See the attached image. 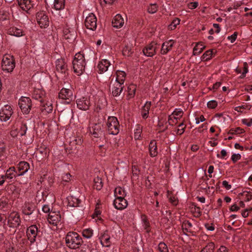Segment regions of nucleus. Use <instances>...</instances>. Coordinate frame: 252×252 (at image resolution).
<instances>
[{
	"label": "nucleus",
	"mask_w": 252,
	"mask_h": 252,
	"mask_svg": "<svg viewBox=\"0 0 252 252\" xmlns=\"http://www.w3.org/2000/svg\"><path fill=\"white\" fill-rule=\"evenodd\" d=\"M110 64V63L106 59L102 60L100 61L97 65L100 73L106 71Z\"/></svg>",
	"instance_id": "obj_24"
},
{
	"label": "nucleus",
	"mask_w": 252,
	"mask_h": 252,
	"mask_svg": "<svg viewBox=\"0 0 252 252\" xmlns=\"http://www.w3.org/2000/svg\"><path fill=\"white\" fill-rule=\"evenodd\" d=\"M36 18L37 23L41 28H45L49 26V20L45 12L42 11L37 12Z\"/></svg>",
	"instance_id": "obj_5"
},
{
	"label": "nucleus",
	"mask_w": 252,
	"mask_h": 252,
	"mask_svg": "<svg viewBox=\"0 0 252 252\" xmlns=\"http://www.w3.org/2000/svg\"><path fill=\"white\" fill-rule=\"evenodd\" d=\"M132 53L131 47L130 46H126L123 50V54L125 56L129 57Z\"/></svg>",
	"instance_id": "obj_46"
},
{
	"label": "nucleus",
	"mask_w": 252,
	"mask_h": 252,
	"mask_svg": "<svg viewBox=\"0 0 252 252\" xmlns=\"http://www.w3.org/2000/svg\"><path fill=\"white\" fill-rule=\"evenodd\" d=\"M8 32L9 34L17 37H20L23 35V32L21 29L16 27H11L8 29Z\"/></svg>",
	"instance_id": "obj_28"
},
{
	"label": "nucleus",
	"mask_w": 252,
	"mask_h": 252,
	"mask_svg": "<svg viewBox=\"0 0 252 252\" xmlns=\"http://www.w3.org/2000/svg\"><path fill=\"white\" fill-rule=\"evenodd\" d=\"M169 200L170 202L173 205H177L178 202V201L177 200V198L173 196H170L169 197Z\"/></svg>",
	"instance_id": "obj_59"
},
{
	"label": "nucleus",
	"mask_w": 252,
	"mask_h": 252,
	"mask_svg": "<svg viewBox=\"0 0 252 252\" xmlns=\"http://www.w3.org/2000/svg\"><path fill=\"white\" fill-rule=\"evenodd\" d=\"M43 95V93L39 90H35L33 94V97L35 99H39L42 98V96Z\"/></svg>",
	"instance_id": "obj_51"
},
{
	"label": "nucleus",
	"mask_w": 252,
	"mask_h": 252,
	"mask_svg": "<svg viewBox=\"0 0 252 252\" xmlns=\"http://www.w3.org/2000/svg\"><path fill=\"white\" fill-rule=\"evenodd\" d=\"M38 151L42 155L43 158H47L49 153V150L46 148L39 149Z\"/></svg>",
	"instance_id": "obj_52"
},
{
	"label": "nucleus",
	"mask_w": 252,
	"mask_h": 252,
	"mask_svg": "<svg viewBox=\"0 0 252 252\" xmlns=\"http://www.w3.org/2000/svg\"><path fill=\"white\" fill-rule=\"evenodd\" d=\"M76 103L78 108L83 110H88L90 105V100L84 97L78 99Z\"/></svg>",
	"instance_id": "obj_15"
},
{
	"label": "nucleus",
	"mask_w": 252,
	"mask_h": 252,
	"mask_svg": "<svg viewBox=\"0 0 252 252\" xmlns=\"http://www.w3.org/2000/svg\"><path fill=\"white\" fill-rule=\"evenodd\" d=\"M93 230L91 228L85 229L82 231V235L83 236H92L93 234Z\"/></svg>",
	"instance_id": "obj_54"
},
{
	"label": "nucleus",
	"mask_w": 252,
	"mask_h": 252,
	"mask_svg": "<svg viewBox=\"0 0 252 252\" xmlns=\"http://www.w3.org/2000/svg\"><path fill=\"white\" fill-rule=\"evenodd\" d=\"M55 64L56 70L59 72L64 73L67 70V65L65 60L63 59H58L56 61Z\"/></svg>",
	"instance_id": "obj_17"
},
{
	"label": "nucleus",
	"mask_w": 252,
	"mask_h": 252,
	"mask_svg": "<svg viewBox=\"0 0 252 252\" xmlns=\"http://www.w3.org/2000/svg\"><path fill=\"white\" fill-rule=\"evenodd\" d=\"M192 226L191 223L189 221H185L182 224V229L184 234L186 235L189 236V234H188L187 232H190V228Z\"/></svg>",
	"instance_id": "obj_33"
},
{
	"label": "nucleus",
	"mask_w": 252,
	"mask_h": 252,
	"mask_svg": "<svg viewBox=\"0 0 252 252\" xmlns=\"http://www.w3.org/2000/svg\"><path fill=\"white\" fill-rule=\"evenodd\" d=\"M65 6V0H54L53 8L56 10H62Z\"/></svg>",
	"instance_id": "obj_30"
},
{
	"label": "nucleus",
	"mask_w": 252,
	"mask_h": 252,
	"mask_svg": "<svg viewBox=\"0 0 252 252\" xmlns=\"http://www.w3.org/2000/svg\"><path fill=\"white\" fill-rule=\"evenodd\" d=\"M70 177L71 175L69 173H65L62 176V179L64 182H68L70 180Z\"/></svg>",
	"instance_id": "obj_60"
},
{
	"label": "nucleus",
	"mask_w": 252,
	"mask_h": 252,
	"mask_svg": "<svg viewBox=\"0 0 252 252\" xmlns=\"http://www.w3.org/2000/svg\"><path fill=\"white\" fill-rule=\"evenodd\" d=\"M19 105L22 112L27 114L31 109V100L28 97H22L19 100Z\"/></svg>",
	"instance_id": "obj_4"
},
{
	"label": "nucleus",
	"mask_w": 252,
	"mask_h": 252,
	"mask_svg": "<svg viewBox=\"0 0 252 252\" xmlns=\"http://www.w3.org/2000/svg\"><path fill=\"white\" fill-rule=\"evenodd\" d=\"M15 66V63L12 56L6 54L2 58L1 62V68L2 70L7 72H12Z\"/></svg>",
	"instance_id": "obj_2"
},
{
	"label": "nucleus",
	"mask_w": 252,
	"mask_h": 252,
	"mask_svg": "<svg viewBox=\"0 0 252 252\" xmlns=\"http://www.w3.org/2000/svg\"><path fill=\"white\" fill-rule=\"evenodd\" d=\"M149 150L151 157H155L158 155V148L156 141L153 140L151 141L149 146Z\"/></svg>",
	"instance_id": "obj_26"
},
{
	"label": "nucleus",
	"mask_w": 252,
	"mask_h": 252,
	"mask_svg": "<svg viewBox=\"0 0 252 252\" xmlns=\"http://www.w3.org/2000/svg\"><path fill=\"white\" fill-rule=\"evenodd\" d=\"M52 110L53 106L52 104L50 102H48L44 104L41 108V111L42 112L45 111L48 113L52 112Z\"/></svg>",
	"instance_id": "obj_43"
},
{
	"label": "nucleus",
	"mask_w": 252,
	"mask_h": 252,
	"mask_svg": "<svg viewBox=\"0 0 252 252\" xmlns=\"http://www.w3.org/2000/svg\"><path fill=\"white\" fill-rule=\"evenodd\" d=\"M59 98L65 100V102L69 103L73 99V94L71 90L63 88L59 93Z\"/></svg>",
	"instance_id": "obj_8"
},
{
	"label": "nucleus",
	"mask_w": 252,
	"mask_h": 252,
	"mask_svg": "<svg viewBox=\"0 0 252 252\" xmlns=\"http://www.w3.org/2000/svg\"><path fill=\"white\" fill-rule=\"evenodd\" d=\"M186 127V126H184L183 123H181L178 126V128L176 130V133L180 135H182L184 132Z\"/></svg>",
	"instance_id": "obj_50"
},
{
	"label": "nucleus",
	"mask_w": 252,
	"mask_h": 252,
	"mask_svg": "<svg viewBox=\"0 0 252 252\" xmlns=\"http://www.w3.org/2000/svg\"><path fill=\"white\" fill-rule=\"evenodd\" d=\"M35 209V206L32 203H26L22 207V212L26 216H30L32 214Z\"/></svg>",
	"instance_id": "obj_20"
},
{
	"label": "nucleus",
	"mask_w": 252,
	"mask_h": 252,
	"mask_svg": "<svg viewBox=\"0 0 252 252\" xmlns=\"http://www.w3.org/2000/svg\"><path fill=\"white\" fill-rule=\"evenodd\" d=\"M218 252H229L225 247L222 246L218 250Z\"/></svg>",
	"instance_id": "obj_64"
},
{
	"label": "nucleus",
	"mask_w": 252,
	"mask_h": 252,
	"mask_svg": "<svg viewBox=\"0 0 252 252\" xmlns=\"http://www.w3.org/2000/svg\"><path fill=\"white\" fill-rule=\"evenodd\" d=\"M136 86L134 84H130L127 87L128 97L129 98H133L135 94Z\"/></svg>",
	"instance_id": "obj_34"
},
{
	"label": "nucleus",
	"mask_w": 252,
	"mask_h": 252,
	"mask_svg": "<svg viewBox=\"0 0 252 252\" xmlns=\"http://www.w3.org/2000/svg\"><path fill=\"white\" fill-rule=\"evenodd\" d=\"M183 114V111L182 110L176 109L172 113L173 116L171 115L169 116L168 121L169 124L170 123V121L172 120L173 118L177 120L182 116Z\"/></svg>",
	"instance_id": "obj_32"
},
{
	"label": "nucleus",
	"mask_w": 252,
	"mask_h": 252,
	"mask_svg": "<svg viewBox=\"0 0 252 252\" xmlns=\"http://www.w3.org/2000/svg\"><path fill=\"white\" fill-rule=\"evenodd\" d=\"M222 186L226 189H230L231 188V186L228 184L226 181H223L222 183Z\"/></svg>",
	"instance_id": "obj_61"
},
{
	"label": "nucleus",
	"mask_w": 252,
	"mask_h": 252,
	"mask_svg": "<svg viewBox=\"0 0 252 252\" xmlns=\"http://www.w3.org/2000/svg\"><path fill=\"white\" fill-rule=\"evenodd\" d=\"M40 231L38 230L36 225H32L29 226L26 231L27 236L30 235H33V236H40L42 235V234H40Z\"/></svg>",
	"instance_id": "obj_23"
},
{
	"label": "nucleus",
	"mask_w": 252,
	"mask_h": 252,
	"mask_svg": "<svg viewBox=\"0 0 252 252\" xmlns=\"http://www.w3.org/2000/svg\"><path fill=\"white\" fill-rule=\"evenodd\" d=\"M94 188L97 190H100L103 187L102 180L98 177L94 178Z\"/></svg>",
	"instance_id": "obj_36"
},
{
	"label": "nucleus",
	"mask_w": 252,
	"mask_h": 252,
	"mask_svg": "<svg viewBox=\"0 0 252 252\" xmlns=\"http://www.w3.org/2000/svg\"><path fill=\"white\" fill-rule=\"evenodd\" d=\"M213 56V50H209L206 51L201 57L202 61H207L210 60Z\"/></svg>",
	"instance_id": "obj_38"
},
{
	"label": "nucleus",
	"mask_w": 252,
	"mask_h": 252,
	"mask_svg": "<svg viewBox=\"0 0 252 252\" xmlns=\"http://www.w3.org/2000/svg\"><path fill=\"white\" fill-rule=\"evenodd\" d=\"M214 244L213 243H210L200 252H214Z\"/></svg>",
	"instance_id": "obj_44"
},
{
	"label": "nucleus",
	"mask_w": 252,
	"mask_h": 252,
	"mask_svg": "<svg viewBox=\"0 0 252 252\" xmlns=\"http://www.w3.org/2000/svg\"><path fill=\"white\" fill-rule=\"evenodd\" d=\"M65 242L69 248L75 249L80 247L83 241L81 237H65Z\"/></svg>",
	"instance_id": "obj_7"
},
{
	"label": "nucleus",
	"mask_w": 252,
	"mask_h": 252,
	"mask_svg": "<svg viewBox=\"0 0 252 252\" xmlns=\"http://www.w3.org/2000/svg\"><path fill=\"white\" fill-rule=\"evenodd\" d=\"M142 131V127L140 125H137L136 129L134 130V137L135 139L138 140L140 139Z\"/></svg>",
	"instance_id": "obj_41"
},
{
	"label": "nucleus",
	"mask_w": 252,
	"mask_h": 252,
	"mask_svg": "<svg viewBox=\"0 0 252 252\" xmlns=\"http://www.w3.org/2000/svg\"><path fill=\"white\" fill-rule=\"evenodd\" d=\"M204 46L201 43H198L193 48V54L194 55H198L200 54L203 50L205 49Z\"/></svg>",
	"instance_id": "obj_35"
},
{
	"label": "nucleus",
	"mask_w": 252,
	"mask_h": 252,
	"mask_svg": "<svg viewBox=\"0 0 252 252\" xmlns=\"http://www.w3.org/2000/svg\"><path fill=\"white\" fill-rule=\"evenodd\" d=\"M81 203V200L76 197H71L70 199L68 200V204L70 206L77 207Z\"/></svg>",
	"instance_id": "obj_39"
},
{
	"label": "nucleus",
	"mask_w": 252,
	"mask_h": 252,
	"mask_svg": "<svg viewBox=\"0 0 252 252\" xmlns=\"http://www.w3.org/2000/svg\"><path fill=\"white\" fill-rule=\"evenodd\" d=\"M42 211L44 213H49L50 211V207L47 205H45L42 207Z\"/></svg>",
	"instance_id": "obj_63"
},
{
	"label": "nucleus",
	"mask_w": 252,
	"mask_h": 252,
	"mask_svg": "<svg viewBox=\"0 0 252 252\" xmlns=\"http://www.w3.org/2000/svg\"><path fill=\"white\" fill-rule=\"evenodd\" d=\"M158 49V45L154 42L147 45L143 49V52L144 55L147 57H153L156 53Z\"/></svg>",
	"instance_id": "obj_11"
},
{
	"label": "nucleus",
	"mask_w": 252,
	"mask_h": 252,
	"mask_svg": "<svg viewBox=\"0 0 252 252\" xmlns=\"http://www.w3.org/2000/svg\"><path fill=\"white\" fill-rule=\"evenodd\" d=\"M86 64L84 55L81 53L76 54L72 61L74 72L78 75H81L85 70Z\"/></svg>",
	"instance_id": "obj_1"
},
{
	"label": "nucleus",
	"mask_w": 252,
	"mask_h": 252,
	"mask_svg": "<svg viewBox=\"0 0 252 252\" xmlns=\"http://www.w3.org/2000/svg\"><path fill=\"white\" fill-rule=\"evenodd\" d=\"M241 156L239 154H234L231 156V160L234 163L241 159Z\"/></svg>",
	"instance_id": "obj_56"
},
{
	"label": "nucleus",
	"mask_w": 252,
	"mask_h": 252,
	"mask_svg": "<svg viewBox=\"0 0 252 252\" xmlns=\"http://www.w3.org/2000/svg\"><path fill=\"white\" fill-rule=\"evenodd\" d=\"M63 36L68 42H73L76 38V32L73 29L65 28L63 30Z\"/></svg>",
	"instance_id": "obj_12"
},
{
	"label": "nucleus",
	"mask_w": 252,
	"mask_h": 252,
	"mask_svg": "<svg viewBox=\"0 0 252 252\" xmlns=\"http://www.w3.org/2000/svg\"><path fill=\"white\" fill-rule=\"evenodd\" d=\"M114 205L117 209L122 210L126 207L127 202L123 197H117L114 201Z\"/></svg>",
	"instance_id": "obj_14"
},
{
	"label": "nucleus",
	"mask_w": 252,
	"mask_h": 252,
	"mask_svg": "<svg viewBox=\"0 0 252 252\" xmlns=\"http://www.w3.org/2000/svg\"><path fill=\"white\" fill-rule=\"evenodd\" d=\"M96 17L93 13H90L86 18L85 25L86 27L89 30L94 31L97 26Z\"/></svg>",
	"instance_id": "obj_6"
},
{
	"label": "nucleus",
	"mask_w": 252,
	"mask_h": 252,
	"mask_svg": "<svg viewBox=\"0 0 252 252\" xmlns=\"http://www.w3.org/2000/svg\"><path fill=\"white\" fill-rule=\"evenodd\" d=\"M180 20L178 18H175L169 26V29L173 30L176 28L177 25L180 24Z\"/></svg>",
	"instance_id": "obj_49"
},
{
	"label": "nucleus",
	"mask_w": 252,
	"mask_h": 252,
	"mask_svg": "<svg viewBox=\"0 0 252 252\" xmlns=\"http://www.w3.org/2000/svg\"><path fill=\"white\" fill-rule=\"evenodd\" d=\"M13 112L9 105H5L0 111V119L1 121L6 122L11 117Z\"/></svg>",
	"instance_id": "obj_10"
},
{
	"label": "nucleus",
	"mask_w": 252,
	"mask_h": 252,
	"mask_svg": "<svg viewBox=\"0 0 252 252\" xmlns=\"http://www.w3.org/2000/svg\"><path fill=\"white\" fill-rule=\"evenodd\" d=\"M114 27L120 28L122 27L124 24V20L120 14L116 15L112 22Z\"/></svg>",
	"instance_id": "obj_25"
},
{
	"label": "nucleus",
	"mask_w": 252,
	"mask_h": 252,
	"mask_svg": "<svg viewBox=\"0 0 252 252\" xmlns=\"http://www.w3.org/2000/svg\"><path fill=\"white\" fill-rule=\"evenodd\" d=\"M151 106V102L150 101H147L143 106L141 110V115L143 119H146L148 117Z\"/></svg>",
	"instance_id": "obj_27"
},
{
	"label": "nucleus",
	"mask_w": 252,
	"mask_h": 252,
	"mask_svg": "<svg viewBox=\"0 0 252 252\" xmlns=\"http://www.w3.org/2000/svg\"><path fill=\"white\" fill-rule=\"evenodd\" d=\"M244 130L239 127L236 128H231L229 131L228 133L231 134H241L244 132Z\"/></svg>",
	"instance_id": "obj_47"
},
{
	"label": "nucleus",
	"mask_w": 252,
	"mask_h": 252,
	"mask_svg": "<svg viewBox=\"0 0 252 252\" xmlns=\"http://www.w3.org/2000/svg\"><path fill=\"white\" fill-rule=\"evenodd\" d=\"M102 125L101 123L94 124L90 127V131L94 137H98L103 135Z\"/></svg>",
	"instance_id": "obj_13"
},
{
	"label": "nucleus",
	"mask_w": 252,
	"mask_h": 252,
	"mask_svg": "<svg viewBox=\"0 0 252 252\" xmlns=\"http://www.w3.org/2000/svg\"><path fill=\"white\" fill-rule=\"evenodd\" d=\"M142 221V225L144 229L146 230V232H148L150 231L149 227L150 223L147 219V217L145 215H142L141 216Z\"/></svg>",
	"instance_id": "obj_42"
},
{
	"label": "nucleus",
	"mask_w": 252,
	"mask_h": 252,
	"mask_svg": "<svg viewBox=\"0 0 252 252\" xmlns=\"http://www.w3.org/2000/svg\"><path fill=\"white\" fill-rule=\"evenodd\" d=\"M116 82L124 84L125 81L126 73L123 71L118 70L116 72Z\"/></svg>",
	"instance_id": "obj_29"
},
{
	"label": "nucleus",
	"mask_w": 252,
	"mask_h": 252,
	"mask_svg": "<svg viewBox=\"0 0 252 252\" xmlns=\"http://www.w3.org/2000/svg\"><path fill=\"white\" fill-rule=\"evenodd\" d=\"M242 122L248 126H251L252 125V118L244 119L242 120Z\"/></svg>",
	"instance_id": "obj_57"
},
{
	"label": "nucleus",
	"mask_w": 252,
	"mask_h": 252,
	"mask_svg": "<svg viewBox=\"0 0 252 252\" xmlns=\"http://www.w3.org/2000/svg\"><path fill=\"white\" fill-rule=\"evenodd\" d=\"M17 174L18 173L15 171V167H11L6 171V172L4 176L5 177V178L11 179L14 177H15L16 175H17Z\"/></svg>",
	"instance_id": "obj_31"
},
{
	"label": "nucleus",
	"mask_w": 252,
	"mask_h": 252,
	"mask_svg": "<svg viewBox=\"0 0 252 252\" xmlns=\"http://www.w3.org/2000/svg\"><path fill=\"white\" fill-rule=\"evenodd\" d=\"M124 88L123 84L115 82L112 88V93L114 96H118L120 95Z\"/></svg>",
	"instance_id": "obj_22"
},
{
	"label": "nucleus",
	"mask_w": 252,
	"mask_h": 252,
	"mask_svg": "<svg viewBox=\"0 0 252 252\" xmlns=\"http://www.w3.org/2000/svg\"><path fill=\"white\" fill-rule=\"evenodd\" d=\"M18 170L19 173H18V176L23 175L24 174L26 173L30 168L29 164L26 161H21L18 164Z\"/></svg>",
	"instance_id": "obj_21"
},
{
	"label": "nucleus",
	"mask_w": 252,
	"mask_h": 252,
	"mask_svg": "<svg viewBox=\"0 0 252 252\" xmlns=\"http://www.w3.org/2000/svg\"><path fill=\"white\" fill-rule=\"evenodd\" d=\"M20 216L17 212H12L8 218V223L10 227H17L20 224Z\"/></svg>",
	"instance_id": "obj_9"
},
{
	"label": "nucleus",
	"mask_w": 252,
	"mask_h": 252,
	"mask_svg": "<svg viewBox=\"0 0 252 252\" xmlns=\"http://www.w3.org/2000/svg\"><path fill=\"white\" fill-rule=\"evenodd\" d=\"M18 2L20 8L27 12L33 7L31 0H18Z\"/></svg>",
	"instance_id": "obj_19"
},
{
	"label": "nucleus",
	"mask_w": 252,
	"mask_h": 252,
	"mask_svg": "<svg viewBox=\"0 0 252 252\" xmlns=\"http://www.w3.org/2000/svg\"><path fill=\"white\" fill-rule=\"evenodd\" d=\"M218 105V103L215 100H211L208 102L207 103V106L208 108L211 109H214Z\"/></svg>",
	"instance_id": "obj_55"
},
{
	"label": "nucleus",
	"mask_w": 252,
	"mask_h": 252,
	"mask_svg": "<svg viewBox=\"0 0 252 252\" xmlns=\"http://www.w3.org/2000/svg\"><path fill=\"white\" fill-rule=\"evenodd\" d=\"M158 10V6L157 5V4H151L148 8V11L149 13L151 14H154L156 13Z\"/></svg>",
	"instance_id": "obj_48"
},
{
	"label": "nucleus",
	"mask_w": 252,
	"mask_h": 252,
	"mask_svg": "<svg viewBox=\"0 0 252 252\" xmlns=\"http://www.w3.org/2000/svg\"><path fill=\"white\" fill-rule=\"evenodd\" d=\"M174 43L175 41L173 40H169L163 42L161 46V54L162 55L166 54L172 49Z\"/></svg>",
	"instance_id": "obj_18"
},
{
	"label": "nucleus",
	"mask_w": 252,
	"mask_h": 252,
	"mask_svg": "<svg viewBox=\"0 0 252 252\" xmlns=\"http://www.w3.org/2000/svg\"><path fill=\"white\" fill-rule=\"evenodd\" d=\"M100 243L103 247H108L110 246L111 242L109 237H100Z\"/></svg>",
	"instance_id": "obj_45"
},
{
	"label": "nucleus",
	"mask_w": 252,
	"mask_h": 252,
	"mask_svg": "<svg viewBox=\"0 0 252 252\" xmlns=\"http://www.w3.org/2000/svg\"><path fill=\"white\" fill-rule=\"evenodd\" d=\"M158 249L160 252H167V246L164 243H160L158 245Z\"/></svg>",
	"instance_id": "obj_53"
},
{
	"label": "nucleus",
	"mask_w": 252,
	"mask_h": 252,
	"mask_svg": "<svg viewBox=\"0 0 252 252\" xmlns=\"http://www.w3.org/2000/svg\"><path fill=\"white\" fill-rule=\"evenodd\" d=\"M239 209H240V207L239 206H238L236 204H234V205H233L232 206H231V207L230 208V210L231 211L235 212V211H237L238 210H239Z\"/></svg>",
	"instance_id": "obj_62"
},
{
	"label": "nucleus",
	"mask_w": 252,
	"mask_h": 252,
	"mask_svg": "<svg viewBox=\"0 0 252 252\" xmlns=\"http://www.w3.org/2000/svg\"><path fill=\"white\" fill-rule=\"evenodd\" d=\"M237 35L238 33L237 32H234L232 35L228 36L227 39L230 41L231 43H233L236 40Z\"/></svg>",
	"instance_id": "obj_58"
},
{
	"label": "nucleus",
	"mask_w": 252,
	"mask_h": 252,
	"mask_svg": "<svg viewBox=\"0 0 252 252\" xmlns=\"http://www.w3.org/2000/svg\"><path fill=\"white\" fill-rule=\"evenodd\" d=\"M106 126L109 134L117 135L120 131V125L116 117L114 116L108 118Z\"/></svg>",
	"instance_id": "obj_3"
},
{
	"label": "nucleus",
	"mask_w": 252,
	"mask_h": 252,
	"mask_svg": "<svg viewBox=\"0 0 252 252\" xmlns=\"http://www.w3.org/2000/svg\"><path fill=\"white\" fill-rule=\"evenodd\" d=\"M27 126L25 124H22L20 127L17 129L19 136L22 137L26 135V131L27 130Z\"/></svg>",
	"instance_id": "obj_40"
},
{
	"label": "nucleus",
	"mask_w": 252,
	"mask_h": 252,
	"mask_svg": "<svg viewBox=\"0 0 252 252\" xmlns=\"http://www.w3.org/2000/svg\"><path fill=\"white\" fill-rule=\"evenodd\" d=\"M61 217L59 212H50L48 215V221L51 224L57 225V223L61 221Z\"/></svg>",
	"instance_id": "obj_16"
},
{
	"label": "nucleus",
	"mask_w": 252,
	"mask_h": 252,
	"mask_svg": "<svg viewBox=\"0 0 252 252\" xmlns=\"http://www.w3.org/2000/svg\"><path fill=\"white\" fill-rule=\"evenodd\" d=\"M114 194L116 197H123L124 198L126 193L125 190L122 189L121 187H118L116 188L115 190H114Z\"/></svg>",
	"instance_id": "obj_37"
}]
</instances>
